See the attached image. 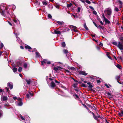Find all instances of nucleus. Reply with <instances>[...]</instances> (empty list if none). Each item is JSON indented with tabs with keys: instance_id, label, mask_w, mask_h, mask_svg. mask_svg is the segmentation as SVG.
<instances>
[{
	"instance_id": "nucleus-1",
	"label": "nucleus",
	"mask_w": 123,
	"mask_h": 123,
	"mask_svg": "<svg viewBox=\"0 0 123 123\" xmlns=\"http://www.w3.org/2000/svg\"><path fill=\"white\" fill-rule=\"evenodd\" d=\"M84 83H87V84L88 85H89L88 86V87L89 88V89L90 90L93 92H94L95 91L92 88L93 87L92 85L91 84V83L90 82H87V81H84Z\"/></svg>"
},
{
	"instance_id": "nucleus-2",
	"label": "nucleus",
	"mask_w": 123,
	"mask_h": 123,
	"mask_svg": "<svg viewBox=\"0 0 123 123\" xmlns=\"http://www.w3.org/2000/svg\"><path fill=\"white\" fill-rule=\"evenodd\" d=\"M104 12L105 13H106L107 14L109 15H110L111 13V9H109L105 10Z\"/></svg>"
},
{
	"instance_id": "nucleus-3",
	"label": "nucleus",
	"mask_w": 123,
	"mask_h": 123,
	"mask_svg": "<svg viewBox=\"0 0 123 123\" xmlns=\"http://www.w3.org/2000/svg\"><path fill=\"white\" fill-rule=\"evenodd\" d=\"M89 111V113H91L93 115V118L95 120H97V121H98V118H97V116L95 115L94 114L93 112L91 111Z\"/></svg>"
},
{
	"instance_id": "nucleus-4",
	"label": "nucleus",
	"mask_w": 123,
	"mask_h": 123,
	"mask_svg": "<svg viewBox=\"0 0 123 123\" xmlns=\"http://www.w3.org/2000/svg\"><path fill=\"white\" fill-rule=\"evenodd\" d=\"M8 99L7 97L5 96L2 97L1 98V100L2 101H6Z\"/></svg>"
},
{
	"instance_id": "nucleus-5",
	"label": "nucleus",
	"mask_w": 123,
	"mask_h": 123,
	"mask_svg": "<svg viewBox=\"0 0 123 123\" xmlns=\"http://www.w3.org/2000/svg\"><path fill=\"white\" fill-rule=\"evenodd\" d=\"M117 46L121 50H123V46L120 43H118Z\"/></svg>"
},
{
	"instance_id": "nucleus-6",
	"label": "nucleus",
	"mask_w": 123,
	"mask_h": 123,
	"mask_svg": "<svg viewBox=\"0 0 123 123\" xmlns=\"http://www.w3.org/2000/svg\"><path fill=\"white\" fill-rule=\"evenodd\" d=\"M117 4H119V7L121 8L122 7V2L120 0H117V1L116 2Z\"/></svg>"
},
{
	"instance_id": "nucleus-7",
	"label": "nucleus",
	"mask_w": 123,
	"mask_h": 123,
	"mask_svg": "<svg viewBox=\"0 0 123 123\" xmlns=\"http://www.w3.org/2000/svg\"><path fill=\"white\" fill-rule=\"evenodd\" d=\"M55 84L54 82L53 81H52L50 84V86H51L52 88H53L55 87Z\"/></svg>"
},
{
	"instance_id": "nucleus-8",
	"label": "nucleus",
	"mask_w": 123,
	"mask_h": 123,
	"mask_svg": "<svg viewBox=\"0 0 123 123\" xmlns=\"http://www.w3.org/2000/svg\"><path fill=\"white\" fill-rule=\"evenodd\" d=\"M7 86L9 87L10 89H12L13 87V84H11L10 83L8 82L7 85Z\"/></svg>"
},
{
	"instance_id": "nucleus-9",
	"label": "nucleus",
	"mask_w": 123,
	"mask_h": 123,
	"mask_svg": "<svg viewBox=\"0 0 123 123\" xmlns=\"http://www.w3.org/2000/svg\"><path fill=\"white\" fill-rule=\"evenodd\" d=\"M79 74H81L85 76L87 74V73H86V72L85 71H80L79 72Z\"/></svg>"
},
{
	"instance_id": "nucleus-10",
	"label": "nucleus",
	"mask_w": 123,
	"mask_h": 123,
	"mask_svg": "<svg viewBox=\"0 0 123 123\" xmlns=\"http://www.w3.org/2000/svg\"><path fill=\"white\" fill-rule=\"evenodd\" d=\"M54 32L55 34H56L60 35L61 34V32L59 31H58L56 30H55L54 31Z\"/></svg>"
},
{
	"instance_id": "nucleus-11",
	"label": "nucleus",
	"mask_w": 123,
	"mask_h": 123,
	"mask_svg": "<svg viewBox=\"0 0 123 123\" xmlns=\"http://www.w3.org/2000/svg\"><path fill=\"white\" fill-rule=\"evenodd\" d=\"M106 94L108 96V97L110 99H111V98H112V96L113 95H112L109 92H108L106 93Z\"/></svg>"
},
{
	"instance_id": "nucleus-12",
	"label": "nucleus",
	"mask_w": 123,
	"mask_h": 123,
	"mask_svg": "<svg viewBox=\"0 0 123 123\" xmlns=\"http://www.w3.org/2000/svg\"><path fill=\"white\" fill-rule=\"evenodd\" d=\"M22 64V62H18L16 63V66L19 67Z\"/></svg>"
},
{
	"instance_id": "nucleus-13",
	"label": "nucleus",
	"mask_w": 123,
	"mask_h": 123,
	"mask_svg": "<svg viewBox=\"0 0 123 123\" xmlns=\"http://www.w3.org/2000/svg\"><path fill=\"white\" fill-rule=\"evenodd\" d=\"M106 55L111 60H113L114 59L113 58H112L109 55L110 54V53L109 52H107L106 53Z\"/></svg>"
},
{
	"instance_id": "nucleus-14",
	"label": "nucleus",
	"mask_w": 123,
	"mask_h": 123,
	"mask_svg": "<svg viewBox=\"0 0 123 123\" xmlns=\"http://www.w3.org/2000/svg\"><path fill=\"white\" fill-rule=\"evenodd\" d=\"M47 60L46 59H44L43 61L41 62V64L42 65H43L44 64L47 63Z\"/></svg>"
},
{
	"instance_id": "nucleus-15",
	"label": "nucleus",
	"mask_w": 123,
	"mask_h": 123,
	"mask_svg": "<svg viewBox=\"0 0 123 123\" xmlns=\"http://www.w3.org/2000/svg\"><path fill=\"white\" fill-rule=\"evenodd\" d=\"M61 67H54V70H55V71L56 72H57L58 71V68H60Z\"/></svg>"
},
{
	"instance_id": "nucleus-16",
	"label": "nucleus",
	"mask_w": 123,
	"mask_h": 123,
	"mask_svg": "<svg viewBox=\"0 0 123 123\" xmlns=\"http://www.w3.org/2000/svg\"><path fill=\"white\" fill-rule=\"evenodd\" d=\"M105 22L106 23L109 24L110 23V22L106 18L104 19Z\"/></svg>"
},
{
	"instance_id": "nucleus-17",
	"label": "nucleus",
	"mask_w": 123,
	"mask_h": 123,
	"mask_svg": "<svg viewBox=\"0 0 123 123\" xmlns=\"http://www.w3.org/2000/svg\"><path fill=\"white\" fill-rule=\"evenodd\" d=\"M25 48L26 49H32V48L31 47L27 45L25 46Z\"/></svg>"
},
{
	"instance_id": "nucleus-18",
	"label": "nucleus",
	"mask_w": 123,
	"mask_h": 123,
	"mask_svg": "<svg viewBox=\"0 0 123 123\" xmlns=\"http://www.w3.org/2000/svg\"><path fill=\"white\" fill-rule=\"evenodd\" d=\"M116 66L118 69L120 70L122 69V67L120 65L117 64Z\"/></svg>"
},
{
	"instance_id": "nucleus-19",
	"label": "nucleus",
	"mask_w": 123,
	"mask_h": 123,
	"mask_svg": "<svg viewBox=\"0 0 123 123\" xmlns=\"http://www.w3.org/2000/svg\"><path fill=\"white\" fill-rule=\"evenodd\" d=\"M121 76V75H119L117 76V81L119 83L121 84V83L119 82L118 80V79H119L120 78V76Z\"/></svg>"
},
{
	"instance_id": "nucleus-20",
	"label": "nucleus",
	"mask_w": 123,
	"mask_h": 123,
	"mask_svg": "<svg viewBox=\"0 0 123 123\" xmlns=\"http://www.w3.org/2000/svg\"><path fill=\"white\" fill-rule=\"evenodd\" d=\"M36 57H40L41 55L39 54L38 52H36Z\"/></svg>"
},
{
	"instance_id": "nucleus-21",
	"label": "nucleus",
	"mask_w": 123,
	"mask_h": 123,
	"mask_svg": "<svg viewBox=\"0 0 123 123\" xmlns=\"http://www.w3.org/2000/svg\"><path fill=\"white\" fill-rule=\"evenodd\" d=\"M65 71H66V74L68 75H70L71 74V73L68 70H65Z\"/></svg>"
},
{
	"instance_id": "nucleus-22",
	"label": "nucleus",
	"mask_w": 123,
	"mask_h": 123,
	"mask_svg": "<svg viewBox=\"0 0 123 123\" xmlns=\"http://www.w3.org/2000/svg\"><path fill=\"white\" fill-rule=\"evenodd\" d=\"M57 23L58 24L61 25L63 24H64V22L62 21L61 22L60 21H57Z\"/></svg>"
},
{
	"instance_id": "nucleus-23",
	"label": "nucleus",
	"mask_w": 123,
	"mask_h": 123,
	"mask_svg": "<svg viewBox=\"0 0 123 123\" xmlns=\"http://www.w3.org/2000/svg\"><path fill=\"white\" fill-rule=\"evenodd\" d=\"M25 80L26 81L27 84L28 85H29L31 82V80L30 79L29 80H28L27 79H26Z\"/></svg>"
},
{
	"instance_id": "nucleus-24",
	"label": "nucleus",
	"mask_w": 123,
	"mask_h": 123,
	"mask_svg": "<svg viewBox=\"0 0 123 123\" xmlns=\"http://www.w3.org/2000/svg\"><path fill=\"white\" fill-rule=\"evenodd\" d=\"M84 27L85 29L87 30H88V29L87 27L86 23L84 24Z\"/></svg>"
},
{
	"instance_id": "nucleus-25",
	"label": "nucleus",
	"mask_w": 123,
	"mask_h": 123,
	"mask_svg": "<svg viewBox=\"0 0 123 123\" xmlns=\"http://www.w3.org/2000/svg\"><path fill=\"white\" fill-rule=\"evenodd\" d=\"M81 86L83 87H86L88 86L85 84L82 83L81 85Z\"/></svg>"
},
{
	"instance_id": "nucleus-26",
	"label": "nucleus",
	"mask_w": 123,
	"mask_h": 123,
	"mask_svg": "<svg viewBox=\"0 0 123 123\" xmlns=\"http://www.w3.org/2000/svg\"><path fill=\"white\" fill-rule=\"evenodd\" d=\"M68 68L69 69H71L72 70H74L75 69V68L73 67H68Z\"/></svg>"
},
{
	"instance_id": "nucleus-27",
	"label": "nucleus",
	"mask_w": 123,
	"mask_h": 123,
	"mask_svg": "<svg viewBox=\"0 0 123 123\" xmlns=\"http://www.w3.org/2000/svg\"><path fill=\"white\" fill-rule=\"evenodd\" d=\"M0 12L1 13V14L3 16H4V11H3L2 10H0Z\"/></svg>"
},
{
	"instance_id": "nucleus-28",
	"label": "nucleus",
	"mask_w": 123,
	"mask_h": 123,
	"mask_svg": "<svg viewBox=\"0 0 123 123\" xmlns=\"http://www.w3.org/2000/svg\"><path fill=\"white\" fill-rule=\"evenodd\" d=\"M23 105V103L21 101H20L18 104V105L19 106H21Z\"/></svg>"
},
{
	"instance_id": "nucleus-29",
	"label": "nucleus",
	"mask_w": 123,
	"mask_h": 123,
	"mask_svg": "<svg viewBox=\"0 0 123 123\" xmlns=\"http://www.w3.org/2000/svg\"><path fill=\"white\" fill-rule=\"evenodd\" d=\"M13 70L14 72H16L17 70V68H16L14 67L13 69Z\"/></svg>"
},
{
	"instance_id": "nucleus-30",
	"label": "nucleus",
	"mask_w": 123,
	"mask_h": 123,
	"mask_svg": "<svg viewBox=\"0 0 123 123\" xmlns=\"http://www.w3.org/2000/svg\"><path fill=\"white\" fill-rule=\"evenodd\" d=\"M62 47H64L66 45L65 43L64 42H63L62 43Z\"/></svg>"
},
{
	"instance_id": "nucleus-31",
	"label": "nucleus",
	"mask_w": 123,
	"mask_h": 123,
	"mask_svg": "<svg viewBox=\"0 0 123 123\" xmlns=\"http://www.w3.org/2000/svg\"><path fill=\"white\" fill-rule=\"evenodd\" d=\"M73 5V4L72 3H70L69 4H67V6L68 8L69 7L72 6Z\"/></svg>"
},
{
	"instance_id": "nucleus-32",
	"label": "nucleus",
	"mask_w": 123,
	"mask_h": 123,
	"mask_svg": "<svg viewBox=\"0 0 123 123\" xmlns=\"http://www.w3.org/2000/svg\"><path fill=\"white\" fill-rule=\"evenodd\" d=\"M63 52L65 54H67V53H68V50H67L66 49H64L63 50Z\"/></svg>"
},
{
	"instance_id": "nucleus-33",
	"label": "nucleus",
	"mask_w": 123,
	"mask_h": 123,
	"mask_svg": "<svg viewBox=\"0 0 123 123\" xmlns=\"http://www.w3.org/2000/svg\"><path fill=\"white\" fill-rule=\"evenodd\" d=\"M116 95H117V96H116V97L117 96L118 97H120L121 96V95L119 93H117V94H116Z\"/></svg>"
},
{
	"instance_id": "nucleus-34",
	"label": "nucleus",
	"mask_w": 123,
	"mask_h": 123,
	"mask_svg": "<svg viewBox=\"0 0 123 123\" xmlns=\"http://www.w3.org/2000/svg\"><path fill=\"white\" fill-rule=\"evenodd\" d=\"M35 3L37 4L38 5H39L40 4V2L39 1H38L37 0H36L35 1Z\"/></svg>"
},
{
	"instance_id": "nucleus-35",
	"label": "nucleus",
	"mask_w": 123,
	"mask_h": 123,
	"mask_svg": "<svg viewBox=\"0 0 123 123\" xmlns=\"http://www.w3.org/2000/svg\"><path fill=\"white\" fill-rule=\"evenodd\" d=\"M119 114L120 116H123V111H121V112L119 113Z\"/></svg>"
},
{
	"instance_id": "nucleus-36",
	"label": "nucleus",
	"mask_w": 123,
	"mask_h": 123,
	"mask_svg": "<svg viewBox=\"0 0 123 123\" xmlns=\"http://www.w3.org/2000/svg\"><path fill=\"white\" fill-rule=\"evenodd\" d=\"M22 68L21 67H19V68L18 71L19 72H20L22 71Z\"/></svg>"
},
{
	"instance_id": "nucleus-37",
	"label": "nucleus",
	"mask_w": 123,
	"mask_h": 123,
	"mask_svg": "<svg viewBox=\"0 0 123 123\" xmlns=\"http://www.w3.org/2000/svg\"><path fill=\"white\" fill-rule=\"evenodd\" d=\"M71 27H72V28L74 29H77V27L73 25H71Z\"/></svg>"
},
{
	"instance_id": "nucleus-38",
	"label": "nucleus",
	"mask_w": 123,
	"mask_h": 123,
	"mask_svg": "<svg viewBox=\"0 0 123 123\" xmlns=\"http://www.w3.org/2000/svg\"><path fill=\"white\" fill-rule=\"evenodd\" d=\"M85 1L87 3L89 4H91V2L88 0H86Z\"/></svg>"
},
{
	"instance_id": "nucleus-39",
	"label": "nucleus",
	"mask_w": 123,
	"mask_h": 123,
	"mask_svg": "<svg viewBox=\"0 0 123 123\" xmlns=\"http://www.w3.org/2000/svg\"><path fill=\"white\" fill-rule=\"evenodd\" d=\"M28 93L30 96H33V94L32 93H31V92H28Z\"/></svg>"
},
{
	"instance_id": "nucleus-40",
	"label": "nucleus",
	"mask_w": 123,
	"mask_h": 123,
	"mask_svg": "<svg viewBox=\"0 0 123 123\" xmlns=\"http://www.w3.org/2000/svg\"><path fill=\"white\" fill-rule=\"evenodd\" d=\"M24 67L25 68H26L27 67V64L26 63H25L24 64Z\"/></svg>"
},
{
	"instance_id": "nucleus-41",
	"label": "nucleus",
	"mask_w": 123,
	"mask_h": 123,
	"mask_svg": "<svg viewBox=\"0 0 123 123\" xmlns=\"http://www.w3.org/2000/svg\"><path fill=\"white\" fill-rule=\"evenodd\" d=\"M98 27L100 28L101 29H104V27H102L100 25H99L98 26Z\"/></svg>"
},
{
	"instance_id": "nucleus-42",
	"label": "nucleus",
	"mask_w": 123,
	"mask_h": 123,
	"mask_svg": "<svg viewBox=\"0 0 123 123\" xmlns=\"http://www.w3.org/2000/svg\"><path fill=\"white\" fill-rule=\"evenodd\" d=\"M0 46H1V47H0V49H1V48H3L4 46L3 44L2 43H1L0 44Z\"/></svg>"
},
{
	"instance_id": "nucleus-43",
	"label": "nucleus",
	"mask_w": 123,
	"mask_h": 123,
	"mask_svg": "<svg viewBox=\"0 0 123 123\" xmlns=\"http://www.w3.org/2000/svg\"><path fill=\"white\" fill-rule=\"evenodd\" d=\"M26 97L28 98H29L31 97L30 96V95L29 94H26Z\"/></svg>"
},
{
	"instance_id": "nucleus-44",
	"label": "nucleus",
	"mask_w": 123,
	"mask_h": 123,
	"mask_svg": "<svg viewBox=\"0 0 123 123\" xmlns=\"http://www.w3.org/2000/svg\"><path fill=\"white\" fill-rule=\"evenodd\" d=\"M43 5L46 6L47 5V3L46 2H43Z\"/></svg>"
},
{
	"instance_id": "nucleus-45",
	"label": "nucleus",
	"mask_w": 123,
	"mask_h": 123,
	"mask_svg": "<svg viewBox=\"0 0 123 123\" xmlns=\"http://www.w3.org/2000/svg\"><path fill=\"white\" fill-rule=\"evenodd\" d=\"M55 7L57 9L59 8V5H56L55 6Z\"/></svg>"
},
{
	"instance_id": "nucleus-46",
	"label": "nucleus",
	"mask_w": 123,
	"mask_h": 123,
	"mask_svg": "<svg viewBox=\"0 0 123 123\" xmlns=\"http://www.w3.org/2000/svg\"><path fill=\"white\" fill-rule=\"evenodd\" d=\"M48 17L50 18H52L51 15L50 14H48Z\"/></svg>"
},
{
	"instance_id": "nucleus-47",
	"label": "nucleus",
	"mask_w": 123,
	"mask_h": 123,
	"mask_svg": "<svg viewBox=\"0 0 123 123\" xmlns=\"http://www.w3.org/2000/svg\"><path fill=\"white\" fill-rule=\"evenodd\" d=\"M74 95H75V97L76 98H79V97L78 96L77 94H76V93H74Z\"/></svg>"
},
{
	"instance_id": "nucleus-48",
	"label": "nucleus",
	"mask_w": 123,
	"mask_h": 123,
	"mask_svg": "<svg viewBox=\"0 0 123 123\" xmlns=\"http://www.w3.org/2000/svg\"><path fill=\"white\" fill-rule=\"evenodd\" d=\"M71 78L73 80H74V81L75 82H78V81L77 80H76L75 79H74V78H73V77H71Z\"/></svg>"
},
{
	"instance_id": "nucleus-49",
	"label": "nucleus",
	"mask_w": 123,
	"mask_h": 123,
	"mask_svg": "<svg viewBox=\"0 0 123 123\" xmlns=\"http://www.w3.org/2000/svg\"><path fill=\"white\" fill-rule=\"evenodd\" d=\"M73 87L74 88H78V87L77 86L75 85V84H73Z\"/></svg>"
},
{
	"instance_id": "nucleus-50",
	"label": "nucleus",
	"mask_w": 123,
	"mask_h": 123,
	"mask_svg": "<svg viewBox=\"0 0 123 123\" xmlns=\"http://www.w3.org/2000/svg\"><path fill=\"white\" fill-rule=\"evenodd\" d=\"M80 8L79 7L78 8V11H77V12H80Z\"/></svg>"
},
{
	"instance_id": "nucleus-51",
	"label": "nucleus",
	"mask_w": 123,
	"mask_h": 123,
	"mask_svg": "<svg viewBox=\"0 0 123 123\" xmlns=\"http://www.w3.org/2000/svg\"><path fill=\"white\" fill-rule=\"evenodd\" d=\"M5 89L7 91V92H9V89L7 87H6Z\"/></svg>"
},
{
	"instance_id": "nucleus-52",
	"label": "nucleus",
	"mask_w": 123,
	"mask_h": 123,
	"mask_svg": "<svg viewBox=\"0 0 123 123\" xmlns=\"http://www.w3.org/2000/svg\"><path fill=\"white\" fill-rule=\"evenodd\" d=\"M97 118H99L101 119H102L103 118V117H102L101 116H97Z\"/></svg>"
},
{
	"instance_id": "nucleus-53",
	"label": "nucleus",
	"mask_w": 123,
	"mask_h": 123,
	"mask_svg": "<svg viewBox=\"0 0 123 123\" xmlns=\"http://www.w3.org/2000/svg\"><path fill=\"white\" fill-rule=\"evenodd\" d=\"M115 118H112V119H111V120H112V122L113 123H114V121L115 120Z\"/></svg>"
},
{
	"instance_id": "nucleus-54",
	"label": "nucleus",
	"mask_w": 123,
	"mask_h": 123,
	"mask_svg": "<svg viewBox=\"0 0 123 123\" xmlns=\"http://www.w3.org/2000/svg\"><path fill=\"white\" fill-rule=\"evenodd\" d=\"M93 24H94L95 25V26L96 27L98 28V25H97L96 24L94 21L93 22Z\"/></svg>"
},
{
	"instance_id": "nucleus-55",
	"label": "nucleus",
	"mask_w": 123,
	"mask_h": 123,
	"mask_svg": "<svg viewBox=\"0 0 123 123\" xmlns=\"http://www.w3.org/2000/svg\"><path fill=\"white\" fill-rule=\"evenodd\" d=\"M89 7L92 10H94V8L92 6H89Z\"/></svg>"
},
{
	"instance_id": "nucleus-56",
	"label": "nucleus",
	"mask_w": 123,
	"mask_h": 123,
	"mask_svg": "<svg viewBox=\"0 0 123 123\" xmlns=\"http://www.w3.org/2000/svg\"><path fill=\"white\" fill-rule=\"evenodd\" d=\"M55 78L54 77H53L52 78H49V79L50 80H54Z\"/></svg>"
},
{
	"instance_id": "nucleus-57",
	"label": "nucleus",
	"mask_w": 123,
	"mask_h": 123,
	"mask_svg": "<svg viewBox=\"0 0 123 123\" xmlns=\"http://www.w3.org/2000/svg\"><path fill=\"white\" fill-rule=\"evenodd\" d=\"M93 12V14H94L96 15L97 14V13L94 10Z\"/></svg>"
},
{
	"instance_id": "nucleus-58",
	"label": "nucleus",
	"mask_w": 123,
	"mask_h": 123,
	"mask_svg": "<svg viewBox=\"0 0 123 123\" xmlns=\"http://www.w3.org/2000/svg\"><path fill=\"white\" fill-rule=\"evenodd\" d=\"M105 86L107 87V88H110L108 86V85L106 83L105 84Z\"/></svg>"
},
{
	"instance_id": "nucleus-59",
	"label": "nucleus",
	"mask_w": 123,
	"mask_h": 123,
	"mask_svg": "<svg viewBox=\"0 0 123 123\" xmlns=\"http://www.w3.org/2000/svg\"><path fill=\"white\" fill-rule=\"evenodd\" d=\"M20 117H21V119L22 120H25V119L22 116H21Z\"/></svg>"
},
{
	"instance_id": "nucleus-60",
	"label": "nucleus",
	"mask_w": 123,
	"mask_h": 123,
	"mask_svg": "<svg viewBox=\"0 0 123 123\" xmlns=\"http://www.w3.org/2000/svg\"><path fill=\"white\" fill-rule=\"evenodd\" d=\"M51 62L50 61H47V63L48 64H51Z\"/></svg>"
},
{
	"instance_id": "nucleus-61",
	"label": "nucleus",
	"mask_w": 123,
	"mask_h": 123,
	"mask_svg": "<svg viewBox=\"0 0 123 123\" xmlns=\"http://www.w3.org/2000/svg\"><path fill=\"white\" fill-rule=\"evenodd\" d=\"M96 81L97 83H99L101 82V81L100 80H97Z\"/></svg>"
},
{
	"instance_id": "nucleus-62",
	"label": "nucleus",
	"mask_w": 123,
	"mask_h": 123,
	"mask_svg": "<svg viewBox=\"0 0 123 123\" xmlns=\"http://www.w3.org/2000/svg\"><path fill=\"white\" fill-rule=\"evenodd\" d=\"M17 100L19 101H21V100H22V99L21 98H17Z\"/></svg>"
},
{
	"instance_id": "nucleus-63",
	"label": "nucleus",
	"mask_w": 123,
	"mask_h": 123,
	"mask_svg": "<svg viewBox=\"0 0 123 123\" xmlns=\"http://www.w3.org/2000/svg\"><path fill=\"white\" fill-rule=\"evenodd\" d=\"M99 45L100 46H102L103 45V43H102L100 42V43L99 44Z\"/></svg>"
},
{
	"instance_id": "nucleus-64",
	"label": "nucleus",
	"mask_w": 123,
	"mask_h": 123,
	"mask_svg": "<svg viewBox=\"0 0 123 123\" xmlns=\"http://www.w3.org/2000/svg\"><path fill=\"white\" fill-rule=\"evenodd\" d=\"M55 83H57L58 84H59L60 83V82L59 81H58L56 80H55Z\"/></svg>"
}]
</instances>
